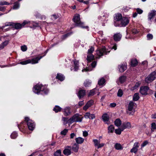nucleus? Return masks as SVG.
Listing matches in <instances>:
<instances>
[{
	"instance_id": "nucleus-19",
	"label": "nucleus",
	"mask_w": 156,
	"mask_h": 156,
	"mask_svg": "<svg viewBox=\"0 0 156 156\" xmlns=\"http://www.w3.org/2000/svg\"><path fill=\"white\" fill-rule=\"evenodd\" d=\"M56 79L60 80L61 81H63L65 79V77L63 75L60 73H58L56 77Z\"/></svg>"
},
{
	"instance_id": "nucleus-10",
	"label": "nucleus",
	"mask_w": 156,
	"mask_h": 156,
	"mask_svg": "<svg viewBox=\"0 0 156 156\" xmlns=\"http://www.w3.org/2000/svg\"><path fill=\"white\" fill-rule=\"evenodd\" d=\"M149 90L152 92V91L151 90H149V87L147 86H144L141 87L140 89V93L143 95H146L148 94L147 91Z\"/></svg>"
},
{
	"instance_id": "nucleus-20",
	"label": "nucleus",
	"mask_w": 156,
	"mask_h": 156,
	"mask_svg": "<svg viewBox=\"0 0 156 156\" xmlns=\"http://www.w3.org/2000/svg\"><path fill=\"white\" fill-rule=\"evenodd\" d=\"M73 33V32L72 31L67 33L63 35L61 37V38L62 40H64L72 35Z\"/></svg>"
},
{
	"instance_id": "nucleus-6",
	"label": "nucleus",
	"mask_w": 156,
	"mask_h": 156,
	"mask_svg": "<svg viewBox=\"0 0 156 156\" xmlns=\"http://www.w3.org/2000/svg\"><path fill=\"white\" fill-rule=\"evenodd\" d=\"M156 78V72L155 71L152 72L145 79L146 83H149L154 80Z\"/></svg>"
},
{
	"instance_id": "nucleus-50",
	"label": "nucleus",
	"mask_w": 156,
	"mask_h": 156,
	"mask_svg": "<svg viewBox=\"0 0 156 156\" xmlns=\"http://www.w3.org/2000/svg\"><path fill=\"white\" fill-rule=\"evenodd\" d=\"M147 40H151L153 39V37L152 34H148L147 35Z\"/></svg>"
},
{
	"instance_id": "nucleus-23",
	"label": "nucleus",
	"mask_w": 156,
	"mask_h": 156,
	"mask_svg": "<svg viewBox=\"0 0 156 156\" xmlns=\"http://www.w3.org/2000/svg\"><path fill=\"white\" fill-rule=\"evenodd\" d=\"M75 140L76 143L78 144L83 143L84 141V139L80 137H79L76 138Z\"/></svg>"
},
{
	"instance_id": "nucleus-54",
	"label": "nucleus",
	"mask_w": 156,
	"mask_h": 156,
	"mask_svg": "<svg viewBox=\"0 0 156 156\" xmlns=\"http://www.w3.org/2000/svg\"><path fill=\"white\" fill-rule=\"evenodd\" d=\"M48 49H47L46 50L44 53H42V55H39L37 56L36 57H38V58H39L40 57H42V58L46 54H47V53L48 52Z\"/></svg>"
},
{
	"instance_id": "nucleus-35",
	"label": "nucleus",
	"mask_w": 156,
	"mask_h": 156,
	"mask_svg": "<svg viewBox=\"0 0 156 156\" xmlns=\"http://www.w3.org/2000/svg\"><path fill=\"white\" fill-rule=\"evenodd\" d=\"M115 147L117 150H122L123 147L119 143H116L115 145Z\"/></svg>"
},
{
	"instance_id": "nucleus-57",
	"label": "nucleus",
	"mask_w": 156,
	"mask_h": 156,
	"mask_svg": "<svg viewBox=\"0 0 156 156\" xmlns=\"http://www.w3.org/2000/svg\"><path fill=\"white\" fill-rule=\"evenodd\" d=\"M132 32L133 34H138L139 31L136 29L134 28L132 30Z\"/></svg>"
},
{
	"instance_id": "nucleus-63",
	"label": "nucleus",
	"mask_w": 156,
	"mask_h": 156,
	"mask_svg": "<svg viewBox=\"0 0 156 156\" xmlns=\"http://www.w3.org/2000/svg\"><path fill=\"white\" fill-rule=\"evenodd\" d=\"M62 120L64 122H66V123H68L69 121H70L68 119V118L65 117H62Z\"/></svg>"
},
{
	"instance_id": "nucleus-40",
	"label": "nucleus",
	"mask_w": 156,
	"mask_h": 156,
	"mask_svg": "<svg viewBox=\"0 0 156 156\" xmlns=\"http://www.w3.org/2000/svg\"><path fill=\"white\" fill-rule=\"evenodd\" d=\"M10 4H11L10 3H9L5 1H0V5H10Z\"/></svg>"
},
{
	"instance_id": "nucleus-34",
	"label": "nucleus",
	"mask_w": 156,
	"mask_h": 156,
	"mask_svg": "<svg viewBox=\"0 0 156 156\" xmlns=\"http://www.w3.org/2000/svg\"><path fill=\"white\" fill-rule=\"evenodd\" d=\"M140 98L138 93H135L133 95V100L134 101H137Z\"/></svg>"
},
{
	"instance_id": "nucleus-9",
	"label": "nucleus",
	"mask_w": 156,
	"mask_h": 156,
	"mask_svg": "<svg viewBox=\"0 0 156 156\" xmlns=\"http://www.w3.org/2000/svg\"><path fill=\"white\" fill-rule=\"evenodd\" d=\"M122 18L123 17L121 13H118L115 15L114 17V23L115 27L117 26Z\"/></svg>"
},
{
	"instance_id": "nucleus-11",
	"label": "nucleus",
	"mask_w": 156,
	"mask_h": 156,
	"mask_svg": "<svg viewBox=\"0 0 156 156\" xmlns=\"http://www.w3.org/2000/svg\"><path fill=\"white\" fill-rule=\"evenodd\" d=\"M17 126L20 131L23 133L25 132V129L27 127L26 122L25 120L22 122L20 124H18Z\"/></svg>"
},
{
	"instance_id": "nucleus-25",
	"label": "nucleus",
	"mask_w": 156,
	"mask_h": 156,
	"mask_svg": "<svg viewBox=\"0 0 156 156\" xmlns=\"http://www.w3.org/2000/svg\"><path fill=\"white\" fill-rule=\"evenodd\" d=\"M79 148L78 144L76 143L74 144L72 147V149L73 151L75 152H77Z\"/></svg>"
},
{
	"instance_id": "nucleus-64",
	"label": "nucleus",
	"mask_w": 156,
	"mask_h": 156,
	"mask_svg": "<svg viewBox=\"0 0 156 156\" xmlns=\"http://www.w3.org/2000/svg\"><path fill=\"white\" fill-rule=\"evenodd\" d=\"M6 9V7L5 6H0V11H4Z\"/></svg>"
},
{
	"instance_id": "nucleus-44",
	"label": "nucleus",
	"mask_w": 156,
	"mask_h": 156,
	"mask_svg": "<svg viewBox=\"0 0 156 156\" xmlns=\"http://www.w3.org/2000/svg\"><path fill=\"white\" fill-rule=\"evenodd\" d=\"M156 129V124L154 122L151 124V130L152 132L154 131V129Z\"/></svg>"
},
{
	"instance_id": "nucleus-33",
	"label": "nucleus",
	"mask_w": 156,
	"mask_h": 156,
	"mask_svg": "<svg viewBox=\"0 0 156 156\" xmlns=\"http://www.w3.org/2000/svg\"><path fill=\"white\" fill-rule=\"evenodd\" d=\"M134 103L133 101H131L130 102L128 107V110L129 111H131L132 110L134 106Z\"/></svg>"
},
{
	"instance_id": "nucleus-39",
	"label": "nucleus",
	"mask_w": 156,
	"mask_h": 156,
	"mask_svg": "<svg viewBox=\"0 0 156 156\" xmlns=\"http://www.w3.org/2000/svg\"><path fill=\"white\" fill-rule=\"evenodd\" d=\"M18 136L17 133L16 132H13L11 134L10 136L12 139H15Z\"/></svg>"
},
{
	"instance_id": "nucleus-26",
	"label": "nucleus",
	"mask_w": 156,
	"mask_h": 156,
	"mask_svg": "<svg viewBox=\"0 0 156 156\" xmlns=\"http://www.w3.org/2000/svg\"><path fill=\"white\" fill-rule=\"evenodd\" d=\"M94 56L92 54L90 55H87V59L88 63H90L92 60H94Z\"/></svg>"
},
{
	"instance_id": "nucleus-17",
	"label": "nucleus",
	"mask_w": 156,
	"mask_h": 156,
	"mask_svg": "<svg viewBox=\"0 0 156 156\" xmlns=\"http://www.w3.org/2000/svg\"><path fill=\"white\" fill-rule=\"evenodd\" d=\"M122 35L119 33L115 34L113 36V39L115 41H119L121 38Z\"/></svg>"
},
{
	"instance_id": "nucleus-46",
	"label": "nucleus",
	"mask_w": 156,
	"mask_h": 156,
	"mask_svg": "<svg viewBox=\"0 0 156 156\" xmlns=\"http://www.w3.org/2000/svg\"><path fill=\"white\" fill-rule=\"evenodd\" d=\"M20 6L19 3L18 2H16L14 3L13 6V9H16L19 8Z\"/></svg>"
},
{
	"instance_id": "nucleus-53",
	"label": "nucleus",
	"mask_w": 156,
	"mask_h": 156,
	"mask_svg": "<svg viewBox=\"0 0 156 156\" xmlns=\"http://www.w3.org/2000/svg\"><path fill=\"white\" fill-rule=\"evenodd\" d=\"M97 62L96 61H94L91 64V66L92 68H94L97 65Z\"/></svg>"
},
{
	"instance_id": "nucleus-8",
	"label": "nucleus",
	"mask_w": 156,
	"mask_h": 156,
	"mask_svg": "<svg viewBox=\"0 0 156 156\" xmlns=\"http://www.w3.org/2000/svg\"><path fill=\"white\" fill-rule=\"evenodd\" d=\"M110 52V51H107L106 48L104 47L100 49L97 51V54L98 56L97 57V58H100L101 56L103 55L104 54H107Z\"/></svg>"
},
{
	"instance_id": "nucleus-2",
	"label": "nucleus",
	"mask_w": 156,
	"mask_h": 156,
	"mask_svg": "<svg viewBox=\"0 0 156 156\" xmlns=\"http://www.w3.org/2000/svg\"><path fill=\"white\" fill-rule=\"evenodd\" d=\"M75 23V25L76 27H80L82 28L88 29L89 27L88 26H85L84 23L81 22L80 20V15L76 14L73 17L72 20Z\"/></svg>"
},
{
	"instance_id": "nucleus-5",
	"label": "nucleus",
	"mask_w": 156,
	"mask_h": 156,
	"mask_svg": "<svg viewBox=\"0 0 156 156\" xmlns=\"http://www.w3.org/2000/svg\"><path fill=\"white\" fill-rule=\"evenodd\" d=\"M129 21L128 17L123 16V18L116 27H125L129 23Z\"/></svg>"
},
{
	"instance_id": "nucleus-52",
	"label": "nucleus",
	"mask_w": 156,
	"mask_h": 156,
	"mask_svg": "<svg viewBox=\"0 0 156 156\" xmlns=\"http://www.w3.org/2000/svg\"><path fill=\"white\" fill-rule=\"evenodd\" d=\"M138 149L133 147L130 150V152L131 153H134L136 154L137 151Z\"/></svg>"
},
{
	"instance_id": "nucleus-43",
	"label": "nucleus",
	"mask_w": 156,
	"mask_h": 156,
	"mask_svg": "<svg viewBox=\"0 0 156 156\" xmlns=\"http://www.w3.org/2000/svg\"><path fill=\"white\" fill-rule=\"evenodd\" d=\"M95 94V91L94 89H93L90 90L88 94V96H93Z\"/></svg>"
},
{
	"instance_id": "nucleus-59",
	"label": "nucleus",
	"mask_w": 156,
	"mask_h": 156,
	"mask_svg": "<svg viewBox=\"0 0 156 156\" xmlns=\"http://www.w3.org/2000/svg\"><path fill=\"white\" fill-rule=\"evenodd\" d=\"M93 141L94 142V145L95 146H97L99 143L97 139H94L93 140Z\"/></svg>"
},
{
	"instance_id": "nucleus-24",
	"label": "nucleus",
	"mask_w": 156,
	"mask_h": 156,
	"mask_svg": "<svg viewBox=\"0 0 156 156\" xmlns=\"http://www.w3.org/2000/svg\"><path fill=\"white\" fill-rule=\"evenodd\" d=\"M91 84V81L89 79H87L84 81L83 84L86 87H89L90 86Z\"/></svg>"
},
{
	"instance_id": "nucleus-16",
	"label": "nucleus",
	"mask_w": 156,
	"mask_h": 156,
	"mask_svg": "<svg viewBox=\"0 0 156 156\" xmlns=\"http://www.w3.org/2000/svg\"><path fill=\"white\" fill-rule=\"evenodd\" d=\"M119 70L120 72L122 73L124 72L127 69V65L126 64H122L118 66Z\"/></svg>"
},
{
	"instance_id": "nucleus-32",
	"label": "nucleus",
	"mask_w": 156,
	"mask_h": 156,
	"mask_svg": "<svg viewBox=\"0 0 156 156\" xmlns=\"http://www.w3.org/2000/svg\"><path fill=\"white\" fill-rule=\"evenodd\" d=\"M63 153L66 155H69L71 154V150L68 148H65L63 151Z\"/></svg>"
},
{
	"instance_id": "nucleus-61",
	"label": "nucleus",
	"mask_w": 156,
	"mask_h": 156,
	"mask_svg": "<svg viewBox=\"0 0 156 156\" xmlns=\"http://www.w3.org/2000/svg\"><path fill=\"white\" fill-rule=\"evenodd\" d=\"M136 11L137 13L139 14H141L143 12V11L140 8H137L136 9Z\"/></svg>"
},
{
	"instance_id": "nucleus-62",
	"label": "nucleus",
	"mask_w": 156,
	"mask_h": 156,
	"mask_svg": "<svg viewBox=\"0 0 156 156\" xmlns=\"http://www.w3.org/2000/svg\"><path fill=\"white\" fill-rule=\"evenodd\" d=\"M94 101L92 100H91L87 102V104H89L90 105L89 106H91L94 104Z\"/></svg>"
},
{
	"instance_id": "nucleus-7",
	"label": "nucleus",
	"mask_w": 156,
	"mask_h": 156,
	"mask_svg": "<svg viewBox=\"0 0 156 156\" xmlns=\"http://www.w3.org/2000/svg\"><path fill=\"white\" fill-rule=\"evenodd\" d=\"M13 23L12 28L17 30L20 29L23 27L26 26L27 24L28 23V22L25 20L21 24L18 23H15L13 22Z\"/></svg>"
},
{
	"instance_id": "nucleus-4",
	"label": "nucleus",
	"mask_w": 156,
	"mask_h": 156,
	"mask_svg": "<svg viewBox=\"0 0 156 156\" xmlns=\"http://www.w3.org/2000/svg\"><path fill=\"white\" fill-rule=\"evenodd\" d=\"M25 121L26 122L27 127H28V129L30 130H34L35 126V122L27 117H25Z\"/></svg>"
},
{
	"instance_id": "nucleus-13",
	"label": "nucleus",
	"mask_w": 156,
	"mask_h": 156,
	"mask_svg": "<svg viewBox=\"0 0 156 156\" xmlns=\"http://www.w3.org/2000/svg\"><path fill=\"white\" fill-rule=\"evenodd\" d=\"M156 15V10H151L148 15V20L152 22V19H153Z\"/></svg>"
},
{
	"instance_id": "nucleus-12",
	"label": "nucleus",
	"mask_w": 156,
	"mask_h": 156,
	"mask_svg": "<svg viewBox=\"0 0 156 156\" xmlns=\"http://www.w3.org/2000/svg\"><path fill=\"white\" fill-rule=\"evenodd\" d=\"M69 120L71 121L81 122L82 120V118L80 117L79 115L76 114L70 118Z\"/></svg>"
},
{
	"instance_id": "nucleus-28",
	"label": "nucleus",
	"mask_w": 156,
	"mask_h": 156,
	"mask_svg": "<svg viewBox=\"0 0 156 156\" xmlns=\"http://www.w3.org/2000/svg\"><path fill=\"white\" fill-rule=\"evenodd\" d=\"M131 65L132 67H134L136 66L138 63V61L136 59L134 58L131 60Z\"/></svg>"
},
{
	"instance_id": "nucleus-14",
	"label": "nucleus",
	"mask_w": 156,
	"mask_h": 156,
	"mask_svg": "<svg viewBox=\"0 0 156 156\" xmlns=\"http://www.w3.org/2000/svg\"><path fill=\"white\" fill-rule=\"evenodd\" d=\"M86 94V92L85 90L80 89L77 93V95L79 99H80L85 96Z\"/></svg>"
},
{
	"instance_id": "nucleus-21",
	"label": "nucleus",
	"mask_w": 156,
	"mask_h": 156,
	"mask_svg": "<svg viewBox=\"0 0 156 156\" xmlns=\"http://www.w3.org/2000/svg\"><path fill=\"white\" fill-rule=\"evenodd\" d=\"M102 118L104 122H108L109 121V117L107 113H105L102 116Z\"/></svg>"
},
{
	"instance_id": "nucleus-38",
	"label": "nucleus",
	"mask_w": 156,
	"mask_h": 156,
	"mask_svg": "<svg viewBox=\"0 0 156 156\" xmlns=\"http://www.w3.org/2000/svg\"><path fill=\"white\" fill-rule=\"evenodd\" d=\"M74 69L75 71H77L79 68L78 62L77 61H75L74 62Z\"/></svg>"
},
{
	"instance_id": "nucleus-30",
	"label": "nucleus",
	"mask_w": 156,
	"mask_h": 156,
	"mask_svg": "<svg viewBox=\"0 0 156 156\" xmlns=\"http://www.w3.org/2000/svg\"><path fill=\"white\" fill-rule=\"evenodd\" d=\"M108 133H113L114 132L115 127L113 125H111L108 127Z\"/></svg>"
},
{
	"instance_id": "nucleus-58",
	"label": "nucleus",
	"mask_w": 156,
	"mask_h": 156,
	"mask_svg": "<svg viewBox=\"0 0 156 156\" xmlns=\"http://www.w3.org/2000/svg\"><path fill=\"white\" fill-rule=\"evenodd\" d=\"M139 144L138 142H136L134 143L133 147L138 149L139 146Z\"/></svg>"
},
{
	"instance_id": "nucleus-3",
	"label": "nucleus",
	"mask_w": 156,
	"mask_h": 156,
	"mask_svg": "<svg viewBox=\"0 0 156 156\" xmlns=\"http://www.w3.org/2000/svg\"><path fill=\"white\" fill-rule=\"evenodd\" d=\"M42 58L41 57L39 58L38 57H35L31 59H28L27 60L20 62V64L22 65H25L29 63H31L32 64H35L38 62V61Z\"/></svg>"
},
{
	"instance_id": "nucleus-47",
	"label": "nucleus",
	"mask_w": 156,
	"mask_h": 156,
	"mask_svg": "<svg viewBox=\"0 0 156 156\" xmlns=\"http://www.w3.org/2000/svg\"><path fill=\"white\" fill-rule=\"evenodd\" d=\"M94 51V48L92 46H91L90 48L88 50V54H90L91 55Z\"/></svg>"
},
{
	"instance_id": "nucleus-45",
	"label": "nucleus",
	"mask_w": 156,
	"mask_h": 156,
	"mask_svg": "<svg viewBox=\"0 0 156 156\" xmlns=\"http://www.w3.org/2000/svg\"><path fill=\"white\" fill-rule=\"evenodd\" d=\"M123 94V92L122 90L121 89H119L117 93V96L119 97H121L122 96Z\"/></svg>"
},
{
	"instance_id": "nucleus-15",
	"label": "nucleus",
	"mask_w": 156,
	"mask_h": 156,
	"mask_svg": "<svg viewBox=\"0 0 156 156\" xmlns=\"http://www.w3.org/2000/svg\"><path fill=\"white\" fill-rule=\"evenodd\" d=\"M131 126L130 123L129 122H126L123 123L121 126V128H122L124 130L126 129H129L131 128Z\"/></svg>"
},
{
	"instance_id": "nucleus-60",
	"label": "nucleus",
	"mask_w": 156,
	"mask_h": 156,
	"mask_svg": "<svg viewBox=\"0 0 156 156\" xmlns=\"http://www.w3.org/2000/svg\"><path fill=\"white\" fill-rule=\"evenodd\" d=\"M92 69L91 68H87L86 69H83L82 70V72H83L84 71L87 72V71H92Z\"/></svg>"
},
{
	"instance_id": "nucleus-41",
	"label": "nucleus",
	"mask_w": 156,
	"mask_h": 156,
	"mask_svg": "<svg viewBox=\"0 0 156 156\" xmlns=\"http://www.w3.org/2000/svg\"><path fill=\"white\" fill-rule=\"evenodd\" d=\"M13 22H6L4 26H2V28H4L7 26H10L12 27Z\"/></svg>"
},
{
	"instance_id": "nucleus-22",
	"label": "nucleus",
	"mask_w": 156,
	"mask_h": 156,
	"mask_svg": "<svg viewBox=\"0 0 156 156\" xmlns=\"http://www.w3.org/2000/svg\"><path fill=\"white\" fill-rule=\"evenodd\" d=\"M9 40L5 41L0 44V50L3 49L9 43Z\"/></svg>"
},
{
	"instance_id": "nucleus-56",
	"label": "nucleus",
	"mask_w": 156,
	"mask_h": 156,
	"mask_svg": "<svg viewBox=\"0 0 156 156\" xmlns=\"http://www.w3.org/2000/svg\"><path fill=\"white\" fill-rule=\"evenodd\" d=\"M149 142L147 140L144 141L141 145V147L145 146Z\"/></svg>"
},
{
	"instance_id": "nucleus-1",
	"label": "nucleus",
	"mask_w": 156,
	"mask_h": 156,
	"mask_svg": "<svg viewBox=\"0 0 156 156\" xmlns=\"http://www.w3.org/2000/svg\"><path fill=\"white\" fill-rule=\"evenodd\" d=\"M47 86L46 85H43L42 84H37L34 85L33 88V92L38 94L41 91H42L45 94H47L49 92V89L47 88Z\"/></svg>"
},
{
	"instance_id": "nucleus-31",
	"label": "nucleus",
	"mask_w": 156,
	"mask_h": 156,
	"mask_svg": "<svg viewBox=\"0 0 156 156\" xmlns=\"http://www.w3.org/2000/svg\"><path fill=\"white\" fill-rule=\"evenodd\" d=\"M126 77L124 76H122L119 78V80L121 84L124 83L126 80Z\"/></svg>"
},
{
	"instance_id": "nucleus-42",
	"label": "nucleus",
	"mask_w": 156,
	"mask_h": 156,
	"mask_svg": "<svg viewBox=\"0 0 156 156\" xmlns=\"http://www.w3.org/2000/svg\"><path fill=\"white\" fill-rule=\"evenodd\" d=\"M61 150H57L56 151H55L54 154V156H58L59 155H61Z\"/></svg>"
},
{
	"instance_id": "nucleus-55",
	"label": "nucleus",
	"mask_w": 156,
	"mask_h": 156,
	"mask_svg": "<svg viewBox=\"0 0 156 156\" xmlns=\"http://www.w3.org/2000/svg\"><path fill=\"white\" fill-rule=\"evenodd\" d=\"M21 49L23 51H25L27 50V47L25 45L22 46L21 47Z\"/></svg>"
},
{
	"instance_id": "nucleus-27",
	"label": "nucleus",
	"mask_w": 156,
	"mask_h": 156,
	"mask_svg": "<svg viewBox=\"0 0 156 156\" xmlns=\"http://www.w3.org/2000/svg\"><path fill=\"white\" fill-rule=\"evenodd\" d=\"M114 124L115 126L118 127H119L122 124V121L120 119H117L114 121Z\"/></svg>"
},
{
	"instance_id": "nucleus-29",
	"label": "nucleus",
	"mask_w": 156,
	"mask_h": 156,
	"mask_svg": "<svg viewBox=\"0 0 156 156\" xmlns=\"http://www.w3.org/2000/svg\"><path fill=\"white\" fill-rule=\"evenodd\" d=\"M62 108L58 105H55L53 109V110L54 111L55 113H57L62 111Z\"/></svg>"
},
{
	"instance_id": "nucleus-51",
	"label": "nucleus",
	"mask_w": 156,
	"mask_h": 156,
	"mask_svg": "<svg viewBox=\"0 0 156 156\" xmlns=\"http://www.w3.org/2000/svg\"><path fill=\"white\" fill-rule=\"evenodd\" d=\"M58 17V14H54L51 15V19H52V20H54L57 19Z\"/></svg>"
},
{
	"instance_id": "nucleus-49",
	"label": "nucleus",
	"mask_w": 156,
	"mask_h": 156,
	"mask_svg": "<svg viewBox=\"0 0 156 156\" xmlns=\"http://www.w3.org/2000/svg\"><path fill=\"white\" fill-rule=\"evenodd\" d=\"M90 113L89 112H87L86 113H85V115H84V117L86 119H90Z\"/></svg>"
},
{
	"instance_id": "nucleus-36",
	"label": "nucleus",
	"mask_w": 156,
	"mask_h": 156,
	"mask_svg": "<svg viewBox=\"0 0 156 156\" xmlns=\"http://www.w3.org/2000/svg\"><path fill=\"white\" fill-rule=\"evenodd\" d=\"M124 130L122 129V128H121V129L118 128L115 130V133L117 134L120 135L122 131Z\"/></svg>"
},
{
	"instance_id": "nucleus-37",
	"label": "nucleus",
	"mask_w": 156,
	"mask_h": 156,
	"mask_svg": "<svg viewBox=\"0 0 156 156\" xmlns=\"http://www.w3.org/2000/svg\"><path fill=\"white\" fill-rule=\"evenodd\" d=\"M105 79L102 78L99 80L98 82V84L99 85H102L105 82Z\"/></svg>"
},
{
	"instance_id": "nucleus-18",
	"label": "nucleus",
	"mask_w": 156,
	"mask_h": 156,
	"mask_svg": "<svg viewBox=\"0 0 156 156\" xmlns=\"http://www.w3.org/2000/svg\"><path fill=\"white\" fill-rule=\"evenodd\" d=\"M70 110L71 109L69 107H66L62 111L63 112L64 115L65 116H67L70 114Z\"/></svg>"
},
{
	"instance_id": "nucleus-48",
	"label": "nucleus",
	"mask_w": 156,
	"mask_h": 156,
	"mask_svg": "<svg viewBox=\"0 0 156 156\" xmlns=\"http://www.w3.org/2000/svg\"><path fill=\"white\" fill-rule=\"evenodd\" d=\"M68 129H64L63 130L61 131L60 134L61 135L65 136L68 132Z\"/></svg>"
}]
</instances>
